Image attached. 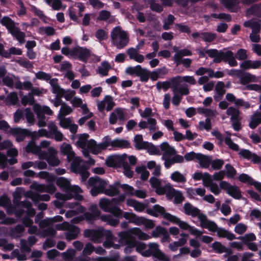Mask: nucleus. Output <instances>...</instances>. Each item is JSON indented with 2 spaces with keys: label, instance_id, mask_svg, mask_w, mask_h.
Wrapping results in <instances>:
<instances>
[{
  "label": "nucleus",
  "instance_id": "34",
  "mask_svg": "<svg viewBox=\"0 0 261 261\" xmlns=\"http://www.w3.org/2000/svg\"><path fill=\"white\" fill-rule=\"evenodd\" d=\"M244 25L247 28L252 29V31H260L261 21L259 19L254 18L246 21L244 23Z\"/></svg>",
  "mask_w": 261,
  "mask_h": 261
},
{
  "label": "nucleus",
  "instance_id": "1",
  "mask_svg": "<svg viewBox=\"0 0 261 261\" xmlns=\"http://www.w3.org/2000/svg\"><path fill=\"white\" fill-rule=\"evenodd\" d=\"M119 244L121 246L126 245L124 252L126 254L131 253L135 248L134 236L141 240H148L151 239L149 234L142 231L138 227L132 228L127 231H122L118 233Z\"/></svg>",
  "mask_w": 261,
  "mask_h": 261
},
{
  "label": "nucleus",
  "instance_id": "59",
  "mask_svg": "<svg viewBox=\"0 0 261 261\" xmlns=\"http://www.w3.org/2000/svg\"><path fill=\"white\" fill-rule=\"evenodd\" d=\"M95 37L99 42L106 40L108 37V33L103 29L97 30L95 34Z\"/></svg>",
  "mask_w": 261,
  "mask_h": 261
},
{
  "label": "nucleus",
  "instance_id": "36",
  "mask_svg": "<svg viewBox=\"0 0 261 261\" xmlns=\"http://www.w3.org/2000/svg\"><path fill=\"white\" fill-rule=\"evenodd\" d=\"M33 110L35 112H38L44 115H51L53 114V111L49 107L46 106H41L39 104L35 103L33 106Z\"/></svg>",
  "mask_w": 261,
  "mask_h": 261
},
{
  "label": "nucleus",
  "instance_id": "50",
  "mask_svg": "<svg viewBox=\"0 0 261 261\" xmlns=\"http://www.w3.org/2000/svg\"><path fill=\"white\" fill-rule=\"evenodd\" d=\"M205 53L207 54L210 57L214 58L213 60L214 62L217 63H220V51L216 49H210L205 50Z\"/></svg>",
  "mask_w": 261,
  "mask_h": 261
},
{
  "label": "nucleus",
  "instance_id": "51",
  "mask_svg": "<svg viewBox=\"0 0 261 261\" xmlns=\"http://www.w3.org/2000/svg\"><path fill=\"white\" fill-rule=\"evenodd\" d=\"M57 118L59 120V125L63 128L68 129L69 127L72 120L71 118H65L61 116V115H58Z\"/></svg>",
  "mask_w": 261,
  "mask_h": 261
},
{
  "label": "nucleus",
  "instance_id": "22",
  "mask_svg": "<svg viewBox=\"0 0 261 261\" xmlns=\"http://www.w3.org/2000/svg\"><path fill=\"white\" fill-rule=\"evenodd\" d=\"M103 236L106 237V241L103 243V246L105 248H113L115 249H120V245L114 243L116 238L110 230L103 229Z\"/></svg>",
  "mask_w": 261,
  "mask_h": 261
},
{
  "label": "nucleus",
  "instance_id": "4",
  "mask_svg": "<svg viewBox=\"0 0 261 261\" xmlns=\"http://www.w3.org/2000/svg\"><path fill=\"white\" fill-rule=\"evenodd\" d=\"M0 23L7 28L8 32L20 44L25 42V34L16 26V23L11 18L8 16H4L1 19Z\"/></svg>",
  "mask_w": 261,
  "mask_h": 261
},
{
  "label": "nucleus",
  "instance_id": "42",
  "mask_svg": "<svg viewBox=\"0 0 261 261\" xmlns=\"http://www.w3.org/2000/svg\"><path fill=\"white\" fill-rule=\"evenodd\" d=\"M227 115L230 116V120H241L242 118L240 116L241 112L237 108L233 107H230L226 111Z\"/></svg>",
  "mask_w": 261,
  "mask_h": 261
},
{
  "label": "nucleus",
  "instance_id": "38",
  "mask_svg": "<svg viewBox=\"0 0 261 261\" xmlns=\"http://www.w3.org/2000/svg\"><path fill=\"white\" fill-rule=\"evenodd\" d=\"M19 81V78L14 75H7L3 79L4 84L10 88L14 86L16 88V83Z\"/></svg>",
  "mask_w": 261,
  "mask_h": 261
},
{
  "label": "nucleus",
  "instance_id": "44",
  "mask_svg": "<svg viewBox=\"0 0 261 261\" xmlns=\"http://www.w3.org/2000/svg\"><path fill=\"white\" fill-rule=\"evenodd\" d=\"M261 123V113L256 112L251 117L249 124V127L254 129Z\"/></svg>",
  "mask_w": 261,
  "mask_h": 261
},
{
  "label": "nucleus",
  "instance_id": "15",
  "mask_svg": "<svg viewBox=\"0 0 261 261\" xmlns=\"http://www.w3.org/2000/svg\"><path fill=\"white\" fill-rule=\"evenodd\" d=\"M208 222H210L209 224H210V226H211L203 227V228L207 229L212 232H216L217 234L219 237L225 238L228 240L231 241L236 239L235 235L233 233L228 231L224 228L218 227L216 223L213 221L208 220Z\"/></svg>",
  "mask_w": 261,
  "mask_h": 261
},
{
  "label": "nucleus",
  "instance_id": "60",
  "mask_svg": "<svg viewBox=\"0 0 261 261\" xmlns=\"http://www.w3.org/2000/svg\"><path fill=\"white\" fill-rule=\"evenodd\" d=\"M255 76L249 73H246L240 77L241 83L243 85H246L251 82L254 81Z\"/></svg>",
  "mask_w": 261,
  "mask_h": 261
},
{
  "label": "nucleus",
  "instance_id": "56",
  "mask_svg": "<svg viewBox=\"0 0 261 261\" xmlns=\"http://www.w3.org/2000/svg\"><path fill=\"white\" fill-rule=\"evenodd\" d=\"M135 170L138 174L141 175V178L142 180H146L149 176V172L145 166H138Z\"/></svg>",
  "mask_w": 261,
  "mask_h": 261
},
{
  "label": "nucleus",
  "instance_id": "31",
  "mask_svg": "<svg viewBox=\"0 0 261 261\" xmlns=\"http://www.w3.org/2000/svg\"><path fill=\"white\" fill-rule=\"evenodd\" d=\"M147 212L149 214L155 217H157L159 214L162 215L167 220L166 215H171L169 213H166L165 208L158 204L154 205L152 208L148 209Z\"/></svg>",
  "mask_w": 261,
  "mask_h": 261
},
{
  "label": "nucleus",
  "instance_id": "13",
  "mask_svg": "<svg viewBox=\"0 0 261 261\" xmlns=\"http://www.w3.org/2000/svg\"><path fill=\"white\" fill-rule=\"evenodd\" d=\"M71 168L73 172L81 175L82 181H85L89 176L85 163L80 158H75L72 161Z\"/></svg>",
  "mask_w": 261,
  "mask_h": 261
},
{
  "label": "nucleus",
  "instance_id": "6",
  "mask_svg": "<svg viewBox=\"0 0 261 261\" xmlns=\"http://www.w3.org/2000/svg\"><path fill=\"white\" fill-rule=\"evenodd\" d=\"M118 200L116 198L111 200L101 198L99 202L100 207L105 212H109L113 216L119 217L122 216L123 211L118 206Z\"/></svg>",
  "mask_w": 261,
  "mask_h": 261
},
{
  "label": "nucleus",
  "instance_id": "46",
  "mask_svg": "<svg viewBox=\"0 0 261 261\" xmlns=\"http://www.w3.org/2000/svg\"><path fill=\"white\" fill-rule=\"evenodd\" d=\"M135 147L138 149H143L147 145V142L143 141L142 135H136L134 137Z\"/></svg>",
  "mask_w": 261,
  "mask_h": 261
},
{
  "label": "nucleus",
  "instance_id": "35",
  "mask_svg": "<svg viewBox=\"0 0 261 261\" xmlns=\"http://www.w3.org/2000/svg\"><path fill=\"white\" fill-rule=\"evenodd\" d=\"M126 204L128 206L133 207L137 212H143L145 208V205L133 199H129L126 200Z\"/></svg>",
  "mask_w": 261,
  "mask_h": 261
},
{
  "label": "nucleus",
  "instance_id": "48",
  "mask_svg": "<svg viewBox=\"0 0 261 261\" xmlns=\"http://www.w3.org/2000/svg\"><path fill=\"white\" fill-rule=\"evenodd\" d=\"M18 101L17 93L16 92H11L5 99V102L7 105H15Z\"/></svg>",
  "mask_w": 261,
  "mask_h": 261
},
{
  "label": "nucleus",
  "instance_id": "53",
  "mask_svg": "<svg viewBox=\"0 0 261 261\" xmlns=\"http://www.w3.org/2000/svg\"><path fill=\"white\" fill-rule=\"evenodd\" d=\"M170 196L169 197V199H171L174 197V201L176 203H181L184 199V197L182 193L178 191H176L173 189V191H171Z\"/></svg>",
  "mask_w": 261,
  "mask_h": 261
},
{
  "label": "nucleus",
  "instance_id": "21",
  "mask_svg": "<svg viewBox=\"0 0 261 261\" xmlns=\"http://www.w3.org/2000/svg\"><path fill=\"white\" fill-rule=\"evenodd\" d=\"M84 236L86 238H90L91 240L95 243H100L101 239L103 236V228L98 229H86L84 232Z\"/></svg>",
  "mask_w": 261,
  "mask_h": 261
},
{
  "label": "nucleus",
  "instance_id": "11",
  "mask_svg": "<svg viewBox=\"0 0 261 261\" xmlns=\"http://www.w3.org/2000/svg\"><path fill=\"white\" fill-rule=\"evenodd\" d=\"M56 228L61 230H67L65 236L66 240L68 241L76 239L80 232V229L77 227L70 225L67 222H64L62 224L57 225Z\"/></svg>",
  "mask_w": 261,
  "mask_h": 261
},
{
  "label": "nucleus",
  "instance_id": "14",
  "mask_svg": "<svg viewBox=\"0 0 261 261\" xmlns=\"http://www.w3.org/2000/svg\"><path fill=\"white\" fill-rule=\"evenodd\" d=\"M171 88L174 93L172 99V103L175 106H178L182 99V95L189 94V88L186 85L177 86L174 84H172Z\"/></svg>",
  "mask_w": 261,
  "mask_h": 261
},
{
  "label": "nucleus",
  "instance_id": "49",
  "mask_svg": "<svg viewBox=\"0 0 261 261\" xmlns=\"http://www.w3.org/2000/svg\"><path fill=\"white\" fill-rule=\"evenodd\" d=\"M197 111L199 114H203L205 116L208 117H214L218 114L216 110L205 108H198Z\"/></svg>",
  "mask_w": 261,
  "mask_h": 261
},
{
  "label": "nucleus",
  "instance_id": "5",
  "mask_svg": "<svg viewBox=\"0 0 261 261\" xmlns=\"http://www.w3.org/2000/svg\"><path fill=\"white\" fill-rule=\"evenodd\" d=\"M127 156L126 154L122 155H115L108 159V164L110 166L115 167L119 165H122L124 169V175L128 178H131L133 175V171L131 170V168L128 163L125 162Z\"/></svg>",
  "mask_w": 261,
  "mask_h": 261
},
{
  "label": "nucleus",
  "instance_id": "32",
  "mask_svg": "<svg viewBox=\"0 0 261 261\" xmlns=\"http://www.w3.org/2000/svg\"><path fill=\"white\" fill-rule=\"evenodd\" d=\"M261 66V61L245 60L240 64L242 69L247 70L249 69H258Z\"/></svg>",
  "mask_w": 261,
  "mask_h": 261
},
{
  "label": "nucleus",
  "instance_id": "29",
  "mask_svg": "<svg viewBox=\"0 0 261 261\" xmlns=\"http://www.w3.org/2000/svg\"><path fill=\"white\" fill-rule=\"evenodd\" d=\"M36 191L39 192H46L50 194H54L56 191V188L55 186L52 184L43 185V184H38L37 183H34L32 185Z\"/></svg>",
  "mask_w": 261,
  "mask_h": 261
},
{
  "label": "nucleus",
  "instance_id": "39",
  "mask_svg": "<svg viewBox=\"0 0 261 261\" xmlns=\"http://www.w3.org/2000/svg\"><path fill=\"white\" fill-rule=\"evenodd\" d=\"M171 191H173V188L169 184H166L164 186H159L156 189V192L159 195L166 194L167 197L169 198Z\"/></svg>",
  "mask_w": 261,
  "mask_h": 261
},
{
  "label": "nucleus",
  "instance_id": "55",
  "mask_svg": "<svg viewBox=\"0 0 261 261\" xmlns=\"http://www.w3.org/2000/svg\"><path fill=\"white\" fill-rule=\"evenodd\" d=\"M217 35L215 33L206 32L201 33V38L206 42H212L216 39Z\"/></svg>",
  "mask_w": 261,
  "mask_h": 261
},
{
  "label": "nucleus",
  "instance_id": "28",
  "mask_svg": "<svg viewBox=\"0 0 261 261\" xmlns=\"http://www.w3.org/2000/svg\"><path fill=\"white\" fill-rule=\"evenodd\" d=\"M156 120L153 118H148L147 121H141L139 126L141 129L148 128L150 132H154L158 129L156 126Z\"/></svg>",
  "mask_w": 261,
  "mask_h": 261
},
{
  "label": "nucleus",
  "instance_id": "20",
  "mask_svg": "<svg viewBox=\"0 0 261 261\" xmlns=\"http://www.w3.org/2000/svg\"><path fill=\"white\" fill-rule=\"evenodd\" d=\"M126 112L124 109L117 108L111 113L109 117V123L111 124H115L117 120L124 122L125 120Z\"/></svg>",
  "mask_w": 261,
  "mask_h": 261
},
{
  "label": "nucleus",
  "instance_id": "10",
  "mask_svg": "<svg viewBox=\"0 0 261 261\" xmlns=\"http://www.w3.org/2000/svg\"><path fill=\"white\" fill-rule=\"evenodd\" d=\"M89 185L92 187L91 194L93 196L102 193L105 188L108 185V183L105 180L102 179L98 176L92 177L88 180Z\"/></svg>",
  "mask_w": 261,
  "mask_h": 261
},
{
  "label": "nucleus",
  "instance_id": "37",
  "mask_svg": "<svg viewBox=\"0 0 261 261\" xmlns=\"http://www.w3.org/2000/svg\"><path fill=\"white\" fill-rule=\"evenodd\" d=\"M225 7L232 12H236L239 9V0H222Z\"/></svg>",
  "mask_w": 261,
  "mask_h": 261
},
{
  "label": "nucleus",
  "instance_id": "8",
  "mask_svg": "<svg viewBox=\"0 0 261 261\" xmlns=\"http://www.w3.org/2000/svg\"><path fill=\"white\" fill-rule=\"evenodd\" d=\"M167 220L173 223L177 224L182 229L188 230L190 233L196 237L201 236L203 232L193 226H191L187 222L180 220L178 218L172 215H166Z\"/></svg>",
  "mask_w": 261,
  "mask_h": 261
},
{
  "label": "nucleus",
  "instance_id": "7",
  "mask_svg": "<svg viewBox=\"0 0 261 261\" xmlns=\"http://www.w3.org/2000/svg\"><path fill=\"white\" fill-rule=\"evenodd\" d=\"M184 210L186 215L191 216L192 217H197L200 221V226L201 227L210 226V225H208L210 222L206 215L201 213L200 210L198 208L193 206L190 203H186L184 206Z\"/></svg>",
  "mask_w": 261,
  "mask_h": 261
},
{
  "label": "nucleus",
  "instance_id": "17",
  "mask_svg": "<svg viewBox=\"0 0 261 261\" xmlns=\"http://www.w3.org/2000/svg\"><path fill=\"white\" fill-rule=\"evenodd\" d=\"M56 184L58 186L64 191L71 192L74 193L82 192V190L80 187L75 185H70L69 181L63 177L59 178L57 180Z\"/></svg>",
  "mask_w": 261,
  "mask_h": 261
},
{
  "label": "nucleus",
  "instance_id": "3",
  "mask_svg": "<svg viewBox=\"0 0 261 261\" xmlns=\"http://www.w3.org/2000/svg\"><path fill=\"white\" fill-rule=\"evenodd\" d=\"M110 37L112 45L118 49L127 46L130 40L128 33L120 26L115 27L112 30Z\"/></svg>",
  "mask_w": 261,
  "mask_h": 261
},
{
  "label": "nucleus",
  "instance_id": "52",
  "mask_svg": "<svg viewBox=\"0 0 261 261\" xmlns=\"http://www.w3.org/2000/svg\"><path fill=\"white\" fill-rule=\"evenodd\" d=\"M129 145V142L124 139H117L112 140V147L128 148Z\"/></svg>",
  "mask_w": 261,
  "mask_h": 261
},
{
  "label": "nucleus",
  "instance_id": "25",
  "mask_svg": "<svg viewBox=\"0 0 261 261\" xmlns=\"http://www.w3.org/2000/svg\"><path fill=\"white\" fill-rule=\"evenodd\" d=\"M89 136L86 134H81L76 142L77 145L83 149L82 152L85 157H88L89 154L88 149V139Z\"/></svg>",
  "mask_w": 261,
  "mask_h": 261
},
{
  "label": "nucleus",
  "instance_id": "16",
  "mask_svg": "<svg viewBox=\"0 0 261 261\" xmlns=\"http://www.w3.org/2000/svg\"><path fill=\"white\" fill-rule=\"evenodd\" d=\"M72 58L86 63L89 58L92 55L91 50L85 47L76 46L72 51Z\"/></svg>",
  "mask_w": 261,
  "mask_h": 261
},
{
  "label": "nucleus",
  "instance_id": "12",
  "mask_svg": "<svg viewBox=\"0 0 261 261\" xmlns=\"http://www.w3.org/2000/svg\"><path fill=\"white\" fill-rule=\"evenodd\" d=\"M90 213L100 218V219L105 222H107L109 225L112 226H117L119 223L118 219L114 218L111 215H100L101 212L98 209L96 204H92L89 208Z\"/></svg>",
  "mask_w": 261,
  "mask_h": 261
},
{
  "label": "nucleus",
  "instance_id": "40",
  "mask_svg": "<svg viewBox=\"0 0 261 261\" xmlns=\"http://www.w3.org/2000/svg\"><path fill=\"white\" fill-rule=\"evenodd\" d=\"M192 55L191 50L188 49H183L177 51L173 57L174 61L176 63V65H178L180 59H182L184 56H190Z\"/></svg>",
  "mask_w": 261,
  "mask_h": 261
},
{
  "label": "nucleus",
  "instance_id": "58",
  "mask_svg": "<svg viewBox=\"0 0 261 261\" xmlns=\"http://www.w3.org/2000/svg\"><path fill=\"white\" fill-rule=\"evenodd\" d=\"M102 193L110 196H113L117 195L119 193V191L116 185H111L108 188H105Z\"/></svg>",
  "mask_w": 261,
  "mask_h": 261
},
{
  "label": "nucleus",
  "instance_id": "61",
  "mask_svg": "<svg viewBox=\"0 0 261 261\" xmlns=\"http://www.w3.org/2000/svg\"><path fill=\"white\" fill-rule=\"evenodd\" d=\"M186 244V240L185 239H179L178 241H175L169 245V248L172 251H176L178 247Z\"/></svg>",
  "mask_w": 261,
  "mask_h": 261
},
{
  "label": "nucleus",
  "instance_id": "45",
  "mask_svg": "<svg viewBox=\"0 0 261 261\" xmlns=\"http://www.w3.org/2000/svg\"><path fill=\"white\" fill-rule=\"evenodd\" d=\"M111 68L110 64L107 61L102 62L100 66L98 67L97 72L102 76L108 75L109 71Z\"/></svg>",
  "mask_w": 261,
  "mask_h": 261
},
{
  "label": "nucleus",
  "instance_id": "47",
  "mask_svg": "<svg viewBox=\"0 0 261 261\" xmlns=\"http://www.w3.org/2000/svg\"><path fill=\"white\" fill-rule=\"evenodd\" d=\"M75 94V92L73 90L70 89L65 90L62 88L57 95L59 97H64L66 100L69 101L72 100V98Z\"/></svg>",
  "mask_w": 261,
  "mask_h": 261
},
{
  "label": "nucleus",
  "instance_id": "2",
  "mask_svg": "<svg viewBox=\"0 0 261 261\" xmlns=\"http://www.w3.org/2000/svg\"><path fill=\"white\" fill-rule=\"evenodd\" d=\"M25 151L37 155L40 159L46 160L50 166H57L60 163V161L57 157V151L53 147L48 148L47 152L42 151L34 141H31L25 147Z\"/></svg>",
  "mask_w": 261,
  "mask_h": 261
},
{
  "label": "nucleus",
  "instance_id": "57",
  "mask_svg": "<svg viewBox=\"0 0 261 261\" xmlns=\"http://www.w3.org/2000/svg\"><path fill=\"white\" fill-rule=\"evenodd\" d=\"M134 242L135 244V248H136V251L142 255V253L144 252L147 248V245H146L144 242L136 241L134 236Z\"/></svg>",
  "mask_w": 261,
  "mask_h": 261
},
{
  "label": "nucleus",
  "instance_id": "33",
  "mask_svg": "<svg viewBox=\"0 0 261 261\" xmlns=\"http://www.w3.org/2000/svg\"><path fill=\"white\" fill-rule=\"evenodd\" d=\"M161 150L163 152L162 156L171 157L176 154V151L174 147L170 146L167 142H164L160 145Z\"/></svg>",
  "mask_w": 261,
  "mask_h": 261
},
{
  "label": "nucleus",
  "instance_id": "64",
  "mask_svg": "<svg viewBox=\"0 0 261 261\" xmlns=\"http://www.w3.org/2000/svg\"><path fill=\"white\" fill-rule=\"evenodd\" d=\"M148 4L150 6V9L156 12H161L163 11L162 6L158 3L155 0H150L148 1Z\"/></svg>",
  "mask_w": 261,
  "mask_h": 261
},
{
  "label": "nucleus",
  "instance_id": "43",
  "mask_svg": "<svg viewBox=\"0 0 261 261\" xmlns=\"http://www.w3.org/2000/svg\"><path fill=\"white\" fill-rule=\"evenodd\" d=\"M171 179L176 182L181 184H185L187 181L186 175L180 173L178 171L173 172L170 175Z\"/></svg>",
  "mask_w": 261,
  "mask_h": 261
},
{
  "label": "nucleus",
  "instance_id": "18",
  "mask_svg": "<svg viewBox=\"0 0 261 261\" xmlns=\"http://www.w3.org/2000/svg\"><path fill=\"white\" fill-rule=\"evenodd\" d=\"M221 189L226 191V193L233 198L239 199L241 198L242 194L240 189L236 186H231L226 181H222L220 183Z\"/></svg>",
  "mask_w": 261,
  "mask_h": 261
},
{
  "label": "nucleus",
  "instance_id": "30",
  "mask_svg": "<svg viewBox=\"0 0 261 261\" xmlns=\"http://www.w3.org/2000/svg\"><path fill=\"white\" fill-rule=\"evenodd\" d=\"M87 149L94 154H97L101 151L105 150L101 143L97 144L93 139H91L88 141Z\"/></svg>",
  "mask_w": 261,
  "mask_h": 261
},
{
  "label": "nucleus",
  "instance_id": "54",
  "mask_svg": "<svg viewBox=\"0 0 261 261\" xmlns=\"http://www.w3.org/2000/svg\"><path fill=\"white\" fill-rule=\"evenodd\" d=\"M72 112L73 109L71 107L66 103L63 102V103L61 104L58 115H61V116L65 117L66 115L70 114Z\"/></svg>",
  "mask_w": 261,
  "mask_h": 261
},
{
  "label": "nucleus",
  "instance_id": "41",
  "mask_svg": "<svg viewBox=\"0 0 261 261\" xmlns=\"http://www.w3.org/2000/svg\"><path fill=\"white\" fill-rule=\"evenodd\" d=\"M211 158L208 156L203 155L201 153H199L197 160L199 163L200 166L201 168H208L211 162Z\"/></svg>",
  "mask_w": 261,
  "mask_h": 261
},
{
  "label": "nucleus",
  "instance_id": "62",
  "mask_svg": "<svg viewBox=\"0 0 261 261\" xmlns=\"http://www.w3.org/2000/svg\"><path fill=\"white\" fill-rule=\"evenodd\" d=\"M33 87V84L30 81H25L22 83L19 80L16 83V89H23L26 90H31Z\"/></svg>",
  "mask_w": 261,
  "mask_h": 261
},
{
  "label": "nucleus",
  "instance_id": "24",
  "mask_svg": "<svg viewBox=\"0 0 261 261\" xmlns=\"http://www.w3.org/2000/svg\"><path fill=\"white\" fill-rule=\"evenodd\" d=\"M47 126L50 135L54 136V138L56 141L61 142L65 139L62 133L58 129V126L54 122H49Z\"/></svg>",
  "mask_w": 261,
  "mask_h": 261
},
{
  "label": "nucleus",
  "instance_id": "63",
  "mask_svg": "<svg viewBox=\"0 0 261 261\" xmlns=\"http://www.w3.org/2000/svg\"><path fill=\"white\" fill-rule=\"evenodd\" d=\"M75 255V250L73 249H69L66 251L62 253V258L67 261H71L73 259Z\"/></svg>",
  "mask_w": 261,
  "mask_h": 261
},
{
  "label": "nucleus",
  "instance_id": "19",
  "mask_svg": "<svg viewBox=\"0 0 261 261\" xmlns=\"http://www.w3.org/2000/svg\"><path fill=\"white\" fill-rule=\"evenodd\" d=\"M96 102L97 109L101 113L105 110L110 111L115 106L113 97L110 95H106L102 100H97Z\"/></svg>",
  "mask_w": 261,
  "mask_h": 261
},
{
  "label": "nucleus",
  "instance_id": "26",
  "mask_svg": "<svg viewBox=\"0 0 261 261\" xmlns=\"http://www.w3.org/2000/svg\"><path fill=\"white\" fill-rule=\"evenodd\" d=\"M61 152L67 156V160L69 162L73 161L77 156H75V153L72 150L70 144L66 143H63L60 146Z\"/></svg>",
  "mask_w": 261,
  "mask_h": 261
},
{
  "label": "nucleus",
  "instance_id": "27",
  "mask_svg": "<svg viewBox=\"0 0 261 261\" xmlns=\"http://www.w3.org/2000/svg\"><path fill=\"white\" fill-rule=\"evenodd\" d=\"M184 81L186 83L190 84V85H194L196 84V81L193 76H176L171 79V82L172 84H174L179 86V85L182 82Z\"/></svg>",
  "mask_w": 261,
  "mask_h": 261
},
{
  "label": "nucleus",
  "instance_id": "23",
  "mask_svg": "<svg viewBox=\"0 0 261 261\" xmlns=\"http://www.w3.org/2000/svg\"><path fill=\"white\" fill-rule=\"evenodd\" d=\"M68 205L70 208H72L73 210L68 211L66 213L65 216L67 218L72 217L79 214L83 213L86 211V208L78 202L69 203Z\"/></svg>",
  "mask_w": 261,
  "mask_h": 261
},
{
  "label": "nucleus",
  "instance_id": "9",
  "mask_svg": "<svg viewBox=\"0 0 261 261\" xmlns=\"http://www.w3.org/2000/svg\"><path fill=\"white\" fill-rule=\"evenodd\" d=\"M147 247V249L142 253L143 256L150 257L152 256L160 260L166 258V255L161 250L158 243L155 242L149 243Z\"/></svg>",
  "mask_w": 261,
  "mask_h": 261
}]
</instances>
